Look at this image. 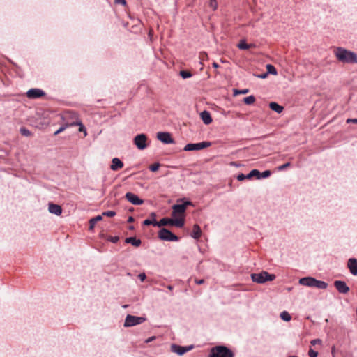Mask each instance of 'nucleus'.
<instances>
[{
  "label": "nucleus",
  "mask_w": 357,
  "mask_h": 357,
  "mask_svg": "<svg viewBox=\"0 0 357 357\" xmlns=\"http://www.w3.org/2000/svg\"><path fill=\"white\" fill-rule=\"evenodd\" d=\"M337 59L344 63H357V54L342 47H337L334 51Z\"/></svg>",
  "instance_id": "obj_1"
},
{
  "label": "nucleus",
  "mask_w": 357,
  "mask_h": 357,
  "mask_svg": "<svg viewBox=\"0 0 357 357\" xmlns=\"http://www.w3.org/2000/svg\"><path fill=\"white\" fill-rule=\"evenodd\" d=\"M188 206H193V203L185 197L180 198L177 200V203L172 206V217L176 218L178 215L182 214L185 215L187 207Z\"/></svg>",
  "instance_id": "obj_2"
},
{
  "label": "nucleus",
  "mask_w": 357,
  "mask_h": 357,
  "mask_svg": "<svg viewBox=\"0 0 357 357\" xmlns=\"http://www.w3.org/2000/svg\"><path fill=\"white\" fill-rule=\"evenodd\" d=\"M212 357H234V352L225 344L213 347L210 349Z\"/></svg>",
  "instance_id": "obj_3"
},
{
  "label": "nucleus",
  "mask_w": 357,
  "mask_h": 357,
  "mask_svg": "<svg viewBox=\"0 0 357 357\" xmlns=\"http://www.w3.org/2000/svg\"><path fill=\"white\" fill-rule=\"evenodd\" d=\"M252 282L257 284H264L268 281H273L275 279L276 275L273 273H269L266 271H262L259 273H255L250 275Z\"/></svg>",
  "instance_id": "obj_4"
},
{
  "label": "nucleus",
  "mask_w": 357,
  "mask_h": 357,
  "mask_svg": "<svg viewBox=\"0 0 357 357\" xmlns=\"http://www.w3.org/2000/svg\"><path fill=\"white\" fill-rule=\"evenodd\" d=\"M158 237L160 240L169 242H176L180 238L172 232L169 229L162 227L158 232Z\"/></svg>",
  "instance_id": "obj_5"
},
{
  "label": "nucleus",
  "mask_w": 357,
  "mask_h": 357,
  "mask_svg": "<svg viewBox=\"0 0 357 357\" xmlns=\"http://www.w3.org/2000/svg\"><path fill=\"white\" fill-rule=\"evenodd\" d=\"M146 320V317H137L132 314H128L125 318L123 326L126 328L132 327L142 324Z\"/></svg>",
  "instance_id": "obj_6"
},
{
  "label": "nucleus",
  "mask_w": 357,
  "mask_h": 357,
  "mask_svg": "<svg viewBox=\"0 0 357 357\" xmlns=\"http://www.w3.org/2000/svg\"><path fill=\"white\" fill-rule=\"evenodd\" d=\"M212 145V142L209 141H202L198 143H188L187 144L184 148L183 151H199L204 149H206Z\"/></svg>",
  "instance_id": "obj_7"
},
{
  "label": "nucleus",
  "mask_w": 357,
  "mask_h": 357,
  "mask_svg": "<svg viewBox=\"0 0 357 357\" xmlns=\"http://www.w3.org/2000/svg\"><path fill=\"white\" fill-rule=\"evenodd\" d=\"M133 144L139 150H144L149 146L147 135L144 133L137 134L133 138Z\"/></svg>",
  "instance_id": "obj_8"
},
{
  "label": "nucleus",
  "mask_w": 357,
  "mask_h": 357,
  "mask_svg": "<svg viewBox=\"0 0 357 357\" xmlns=\"http://www.w3.org/2000/svg\"><path fill=\"white\" fill-rule=\"evenodd\" d=\"M272 174V172L269 169L264 170L261 172L257 169H253L248 173V177L250 179L252 178H255L257 180H261L263 178H267L271 176Z\"/></svg>",
  "instance_id": "obj_9"
},
{
  "label": "nucleus",
  "mask_w": 357,
  "mask_h": 357,
  "mask_svg": "<svg viewBox=\"0 0 357 357\" xmlns=\"http://www.w3.org/2000/svg\"><path fill=\"white\" fill-rule=\"evenodd\" d=\"M194 348L193 344L188 345V346H181L176 344H171V351L176 354L177 355L181 356L184 355L188 351H191Z\"/></svg>",
  "instance_id": "obj_10"
},
{
  "label": "nucleus",
  "mask_w": 357,
  "mask_h": 357,
  "mask_svg": "<svg viewBox=\"0 0 357 357\" xmlns=\"http://www.w3.org/2000/svg\"><path fill=\"white\" fill-rule=\"evenodd\" d=\"M156 138L164 144H174L175 141L169 132H158L156 134Z\"/></svg>",
  "instance_id": "obj_11"
},
{
  "label": "nucleus",
  "mask_w": 357,
  "mask_h": 357,
  "mask_svg": "<svg viewBox=\"0 0 357 357\" xmlns=\"http://www.w3.org/2000/svg\"><path fill=\"white\" fill-rule=\"evenodd\" d=\"M124 197L128 202L135 206H140L144 202L143 199L131 192H126Z\"/></svg>",
  "instance_id": "obj_12"
},
{
  "label": "nucleus",
  "mask_w": 357,
  "mask_h": 357,
  "mask_svg": "<svg viewBox=\"0 0 357 357\" xmlns=\"http://www.w3.org/2000/svg\"><path fill=\"white\" fill-rule=\"evenodd\" d=\"M333 285L340 294H347L350 291L349 287L344 280H335Z\"/></svg>",
  "instance_id": "obj_13"
},
{
  "label": "nucleus",
  "mask_w": 357,
  "mask_h": 357,
  "mask_svg": "<svg viewBox=\"0 0 357 357\" xmlns=\"http://www.w3.org/2000/svg\"><path fill=\"white\" fill-rule=\"evenodd\" d=\"M45 96V92L37 88H32L26 92V96L30 99H37Z\"/></svg>",
  "instance_id": "obj_14"
},
{
  "label": "nucleus",
  "mask_w": 357,
  "mask_h": 357,
  "mask_svg": "<svg viewBox=\"0 0 357 357\" xmlns=\"http://www.w3.org/2000/svg\"><path fill=\"white\" fill-rule=\"evenodd\" d=\"M48 211L52 214L59 216L61 215L63 209L60 205L54 204L53 202H49Z\"/></svg>",
  "instance_id": "obj_15"
},
{
  "label": "nucleus",
  "mask_w": 357,
  "mask_h": 357,
  "mask_svg": "<svg viewBox=\"0 0 357 357\" xmlns=\"http://www.w3.org/2000/svg\"><path fill=\"white\" fill-rule=\"evenodd\" d=\"M347 268L351 275H357V259L354 257L349 258L347 261Z\"/></svg>",
  "instance_id": "obj_16"
},
{
  "label": "nucleus",
  "mask_w": 357,
  "mask_h": 357,
  "mask_svg": "<svg viewBox=\"0 0 357 357\" xmlns=\"http://www.w3.org/2000/svg\"><path fill=\"white\" fill-rule=\"evenodd\" d=\"M315 279V278L312 276L303 277L299 279L298 282L303 286L314 287Z\"/></svg>",
  "instance_id": "obj_17"
},
{
  "label": "nucleus",
  "mask_w": 357,
  "mask_h": 357,
  "mask_svg": "<svg viewBox=\"0 0 357 357\" xmlns=\"http://www.w3.org/2000/svg\"><path fill=\"white\" fill-rule=\"evenodd\" d=\"M157 214L155 212H151L149 214V216L148 218L145 219L142 222L143 226H149L153 225V227H156L155 222H158L156 220Z\"/></svg>",
  "instance_id": "obj_18"
},
{
  "label": "nucleus",
  "mask_w": 357,
  "mask_h": 357,
  "mask_svg": "<svg viewBox=\"0 0 357 357\" xmlns=\"http://www.w3.org/2000/svg\"><path fill=\"white\" fill-rule=\"evenodd\" d=\"M199 116L200 119L205 125H209L213 121L211 114L208 110H204L201 112Z\"/></svg>",
  "instance_id": "obj_19"
},
{
  "label": "nucleus",
  "mask_w": 357,
  "mask_h": 357,
  "mask_svg": "<svg viewBox=\"0 0 357 357\" xmlns=\"http://www.w3.org/2000/svg\"><path fill=\"white\" fill-rule=\"evenodd\" d=\"M123 162L119 158H114L112 160L110 169L112 171H118L123 167Z\"/></svg>",
  "instance_id": "obj_20"
},
{
  "label": "nucleus",
  "mask_w": 357,
  "mask_h": 357,
  "mask_svg": "<svg viewBox=\"0 0 357 357\" xmlns=\"http://www.w3.org/2000/svg\"><path fill=\"white\" fill-rule=\"evenodd\" d=\"M125 243L131 244L132 245L136 248H138L142 245L141 239L137 238L136 236H130L126 238Z\"/></svg>",
  "instance_id": "obj_21"
},
{
  "label": "nucleus",
  "mask_w": 357,
  "mask_h": 357,
  "mask_svg": "<svg viewBox=\"0 0 357 357\" xmlns=\"http://www.w3.org/2000/svg\"><path fill=\"white\" fill-rule=\"evenodd\" d=\"M185 225V215L180 218H172V226L182 228Z\"/></svg>",
  "instance_id": "obj_22"
},
{
  "label": "nucleus",
  "mask_w": 357,
  "mask_h": 357,
  "mask_svg": "<svg viewBox=\"0 0 357 357\" xmlns=\"http://www.w3.org/2000/svg\"><path fill=\"white\" fill-rule=\"evenodd\" d=\"M190 236L195 240H198L201 237L202 229L201 227L197 224H195L193 225L192 232L191 233Z\"/></svg>",
  "instance_id": "obj_23"
},
{
  "label": "nucleus",
  "mask_w": 357,
  "mask_h": 357,
  "mask_svg": "<svg viewBox=\"0 0 357 357\" xmlns=\"http://www.w3.org/2000/svg\"><path fill=\"white\" fill-rule=\"evenodd\" d=\"M255 47L254 44H248L245 39H241L237 44V47L241 50H247Z\"/></svg>",
  "instance_id": "obj_24"
},
{
  "label": "nucleus",
  "mask_w": 357,
  "mask_h": 357,
  "mask_svg": "<svg viewBox=\"0 0 357 357\" xmlns=\"http://www.w3.org/2000/svg\"><path fill=\"white\" fill-rule=\"evenodd\" d=\"M172 218H169L167 217L162 218L159 221L155 222L157 227H162L163 226H172Z\"/></svg>",
  "instance_id": "obj_25"
},
{
  "label": "nucleus",
  "mask_w": 357,
  "mask_h": 357,
  "mask_svg": "<svg viewBox=\"0 0 357 357\" xmlns=\"http://www.w3.org/2000/svg\"><path fill=\"white\" fill-rule=\"evenodd\" d=\"M269 108L271 110L275 112L278 114L282 113V111L284 110V107L280 105H279L276 102H269Z\"/></svg>",
  "instance_id": "obj_26"
},
{
  "label": "nucleus",
  "mask_w": 357,
  "mask_h": 357,
  "mask_svg": "<svg viewBox=\"0 0 357 357\" xmlns=\"http://www.w3.org/2000/svg\"><path fill=\"white\" fill-rule=\"evenodd\" d=\"M102 220V215H98L91 218L89 221V230H90V231L93 230L96 224L98 222L101 221Z\"/></svg>",
  "instance_id": "obj_27"
},
{
  "label": "nucleus",
  "mask_w": 357,
  "mask_h": 357,
  "mask_svg": "<svg viewBox=\"0 0 357 357\" xmlns=\"http://www.w3.org/2000/svg\"><path fill=\"white\" fill-rule=\"evenodd\" d=\"M266 75H278V70L277 69L275 68V67L272 65V64H267L266 66Z\"/></svg>",
  "instance_id": "obj_28"
},
{
  "label": "nucleus",
  "mask_w": 357,
  "mask_h": 357,
  "mask_svg": "<svg viewBox=\"0 0 357 357\" xmlns=\"http://www.w3.org/2000/svg\"><path fill=\"white\" fill-rule=\"evenodd\" d=\"M314 287L319 289H326L328 287V283L324 281L315 279Z\"/></svg>",
  "instance_id": "obj_29"
},
{
  "label": "nucleus",
  "mask_w": 357,
  "mask_h": 357,
  "mask_svg": "<svg viewBox=\"0 0 357 357\" xmlns=\"http://www.w3.org/2000/svg\"><path fill=\"white\" fill-rule=\"evenodd\" d=\"M280 317L282 320L287 322L291 320V316L287 311H282L280 314Z\"/></svg>",
  "instance_id": "obj_30"
},
{
  "label": "nucleus",
  "mask_w": 357,
  "mask_h": 357,
  "mask_svg": "<svg viewBox=\"0 0 357 357\" xmlns=\"http://www.w3.org/2000/svg\"><path fill=\"white\" fill-rule=\"evenodd\" d=\"M256 100L255 96L250 95L243 98V102L247 105H252Z\"/></svg>",
  "instance_id": "obj_31"
},
{
  "label": "nucleus",
  "mask_w": 357,
  "mask_h": 357,
  "mask_svg": "<svg viewBox=\"0 0 357 357\" xmlns=\"http://www.w3.org/2000/svg\"><path fill=\"white\" fill-rule=\"evenodd\" d=\"M179 75L183 79H188V78H190L191 77H192V74L188 71V70H182L179 72Z\"/></svg>",
  "instance_id": "obj_32"
},
{
  "label": "nucleus",
  "mask_w": 357,
  "mask_h": 357,
  "mask_svg": "<svg viewBox=\"0 0 357 357\" xmlns=\"http://www.w3.org/2000/svg\"><path fill=\"white\" fill-rule=\"evenodd\" d=\"M20 132L22 135L25 137H31L33 135L32 132L28 130L26 127H21L20 128Z\"/></svg>",
  "instance_id": "obj_33"
},
{
  "label": "nucleus",
  "mask_w": 357,
  "mask_h": 357,
  "mask_svg": "<svg viewBox=\"0 0 357 357\" xmlns=\"http://www.w3.org/2000/svg\"><path fill=\"white\" fill-rule=\"evenodd\" d=\"M75 125L79 126V131L84 132V136L87 135L86 128L81 121L77 122Z\"/></svg>",
  "instance_id": "obj_34"
},
{
  "label": "nucleus",
  "mask_w": 357,
  "mask_h": 357,
  "mask_svg": "<svg viewBox=\"0 0 357 357\" xmlns=\"http://www.w3.org/2000/svg\"><path fill=\"white\" fill-rule=\"evenodd\" d=\"M249 92L248 89H234V96H237L238 94H247Z\"/></svg>",
  "instance_id": "obj_35"
},
{
  "label": "nucleus",
  "mask_w": 357,
  "mask_h": 357,
  "mask_svg": "<svg viewBox=\"0 0 357 357\" xmlns=\"http://www.w3.org/2000/svg\"><path fill=\"white\" fill-rule=\"evenodd\" d=\"M160 164L159 162H155L149 167V169L152 172H155L159 169Z\"/></svg>",
  "instance_id": "obj_36"
},
{
  "label": "nucleus",
  "mask_w": 357,
  "mask_h": 357,
  "mask_svg": "<svg viewBox=\"0 0 357 357\" xmlns=\"http://www.w3.org/2000/svg\"><path fill=\"white\" fill-rule=\"evenodd\" d=\"M236 179H237L238 181H245V179L250 180L249 177H248V174H243V173H240V174H238L236 176Z\"/></svg>",
  "instance_id": "obj_37"
},
{
  "label": "nucleus",
  "mask_w": 357,
  "mask_h": 357,
  "mask_svg": "<svg viewBox=\"0 0 357 357\" xmlns=\"http://www.w3.org/2000/svg\"><path fill=\"white\" fill-rule=\"evenodd\" d=\"M68 123L62 125L61 126L59 127V128L57 130H56L54 132V135L56 136L59 134L61 133L63 131H64L68 128Z\"/></svg>",
  "instance_id": "obj_38"
},
{
  "label": "nucleus",
  "mask_w": 357,
  "mask_h": 357,
  "mask_svg": "<svg viewBox=\"0 0 357 357\" xmlns=\"http://www.w3.org/2000/svg\"><path fill=\"white\" fill-rule=\"evenodd\" d=\"M116 212L114 211H104L101 215L103 216H107V217H109V218H112V217H114L116 215Z\"/></svg>",
  "instance_id": "obj_39"
},
{
  "label": "nucleus",
  "mask_w": 357,
  "mask_h": 357,
  "mask_svg": "<svg viewBox=\"0 0 357 357\" xmlns=\"http://www.w3.org/2000/svg\"><path fill=\"white\" fill-rule=\"evenodd\" d=\"M291 165V162H287L284 163L283 165L278 167V171H284L287 167H289Z\"/></svg>",
  "instance_id": "obj_40"
},
{
  "label": "nucleus",
  "mask_w": 357,
  "mask_h": 357,
  "mask_svg": "<svg viewBox=\"0 0 357 357\" xmlns=\"http://www.w3.org/2000/svg\"><path fill=\"white\" fill-rule=\"evenodd\" d=\"M318 354H319L317 351H314L312 347H310L308 351V355L310 357H317Z\"/></svg>",
  "instance_id": "obj_41"
},
{
  "label": "nucleus",
  "mask_w": 357,
  "mask_h": 357,
  "mask_svg": "<svg viewBox=\"0 0 357 357\" xmlns=\"http://www.w3.org/2000/svg\"><path fill=\"white\" fill-rule=\"evenodd\" d=\"M107 239L112 243H116L119 241V237L118 236H108Z\"/></svg>",
  "instance_id": "obj_42"
},
{
  "label": "nucleus",
  "mask_w": 357,
  "mask_h": 357,
  "mask_svg": "<svg viewBox=\"0 0 357 357\" xmlns=\"http://www.w3.org/2000/svg\"><path fill=\"white\" fill-rule=\"evenodd\" d=\"M322 344V340L319 338H317V339H314L310 341V344L312 346H315L317 344Z\"/></svg>",
  "instance_id": "obj_43"
},
{
  "label": "nucleus",
  "mask_w": 357,
  "mask_h": 357,
  "mask_svg": "<svg viewBox=\"0 0 357 357\" xmlns=\"http://www.w3.org/2000/svg\"><path fill=\"white\" fill-rule=\"evenodd\" d=\"M254 76H255V77H257V78L264 79L267 78V77H268V75H266V72H264V73H261V74H255H255H254Z\"/></svg>",
  "instance_id": "obj_44"
},
{
  "label": "nucleus",
  "mask_w": 357,
  "mask_h": 357,
  "mask_svg": "<svg viewBox=\"0 0 357 357\" xmlns=\"http://www.w3.org/2000/svg\"><path fill=\"white\" fill-rule=\"evenodd\" d=\"M229 165L230 166H232V167H243L244 165L243 164H241L238 162H236V161H232L229 163Z\"/></svg>",
  "instance_id": "obj_45"
},
{
  "label": "nucleus",
  "mask_w": 357,
  "mask_h": 357,
  "mask_svg": "<svg viewBox=\"0 0 357 357\" xmlns=\"http://www.w3.org/2000/svg\"><path fill=\"white\" fill-rule=\"evenodd\" d=\"M138 278L142 282H144L146 279V275L145 273H141L138 275Z\"/></svg>",
  "instance_id": "obj_46"
},
{
  "label": "nucleus",
  "mask_w": 357,
  "mask_h": 357,
  "mask_svg": "<svg viewBox=\"0 0 357 357\" xmlns=\"http://www.w3.org/2000/svg\"><path fill=\"white\" fill-rule=\"evenodd\" d=\"M210 6L213 8V10L217 9V1L216 0H210Z\"/></svg>",
  "instance_id": "obj_47"
},
{
  "label": "nucleus",
  "mask_w": 357,
  "mask_h": 357,
  "mask_svg": "<svg viewBox=\"0 0 357 357\" xmlns=\"http://www.w3.org/2000/svg\"><path fill=\"white\" fill-rule=\"evenodd\" d=\"M114 3L116 4L126 6V0H114Z\"/></svg>",
  "instance_id": "obj_48"
},
{
  "label": "nucleus",
  "mask_w": 357,
  "mask_h": 357,
  "mask_svg": "<svg viewBox=\"0 0 357 357\" xmlns=\"http://www.w3.org/2000/svg\"><path fill=\"white\" fill-rule=\"evenodd\" d=\"M346 123H356L357 124V119L354 118V119H351V118H349L346 120Z\"/></svg>",
  "instance_id": "obj_49"
},
{
  "label": "nucleus",
  "mask_w": 357,
  "mask_h": 357,
  "mask_svg": "<svg viewBox=\"0 0 357 357\" xmlns=\"http://www.w3.org/2000/svg\"><path fill=\"white\" fill-rule=\"evenodd\" d=\"M195 284L200 285L204 284L205 282V280L204 279H195Z\"/></svg>",
  "instance_id": "obj_50"
},
{
  "label": "nucleus",
  "mask_w": 357,
  "mask_h": 357,
  "mask_svg": "<svg viewBox=\"0 0 357 357\" xmlns=\"http://www.w3.org/2000/svg\"><path fill=\"white\" fill-rule=\"evenodd\" d=\"M155 336H151L149 338H147L146 340H145V343H149V342H151L153 340H154L155 339Z\"/></svg>",
  "instance_id": "obj_51"
},
{
  "label": "nucleus",
  "mask_w": 357,
  "mask_h": 357,
  "mask_svg": "<svg viewBox=\"0 0 357 357\" xmlns=\"http://www.w3.org/2000/svg\"><path fill=\"white\" fill-rule=\"evenodd\" d=\"M135 221V218L132 217V216H129L128 220H127V222L128 223H132Z\"/></svg>",
  "instance_id": "obj_52"
},
{
  "label": "nucleus",
  "mask_w": 357,
  "mask_h": 357,
  "mask_svg": "<svg viewBox=\"0 0 357 357\" xmlns=\"http://www.w3.org/2000/svg\"><path fill=\"white\" fill-rule=\"evenodd\" d=\"M212 66H213V68H220V66L218 63H216V62H213V63H212Z\"/></svg>",
  "instance_id": "obj_53"
},
{
  "label": "nucleus",
  "mask_w": 357,
  "mask_h": 357,
  "mask_svg": "<svg viewBox=\"0 0 357 357\" xmlns=\"http://www.w3.org/2000/svg\"><path fill=\"white\" fill-rule=\"evenodd\" d=\"M167 288L169 290V291H172L173 289H174V287L172 285H167Z\"/></svg>",
  "instance_id": "obj_54"
},
{
  "label": "nucleus",
  "mask_w": 357,
  "mask_h": 357,
  "mask_svg": "<svg viewBox=\"0 0 357 357\" xmlns=\"http://www.w3.org/2000/svg\"><path fill=\"white\" fill-rule=\"evenodd\" d=\"M128 229H129V230H134V229H135V227H134L133 225H130V226L128 227Z\"/></svg>",
  "instance_id": "obj_55"
},
{
  "label": "nucleus",
  "mask_w": 357,
  "mask_h": 357,
  "mask_svg": "<svg viewBox=\"0 0 357 357\" xmlns=\"http://www.w3.org/2000/svg\"><path fill=\"white\" fill-rule=\"evenodd\" d=\"M335 346H333L332 348H331V353L333 354V353L335 352Z\"/></svg>",
  "instance_id": "obj_56"
},
{
  "label": "nucleus",
  "mask_w": 357,
  "mask_h": 357,
  "mask_svg": "<svg viewBox=\"0 0 357 357\" xmlns=\"http://www.w3.org/2000/svg\"><path fill=\"white\" fill-rule=\"evenodd\" d=\"M128 306H129L128 305L126 304V305H122V307L127 308V307H128Z\"/></svg>",
  "instance_id": "obj_57"
},
{
  "label": "nucleus",
  "mask_w": 357,
  "mask_h": 357,
  "mask_svg": "<svg viewBox=\"0 0 357 357\" xmlns=\"http://www.w3.org/2000/svg\"><path fill=\"white\" fill-rule=\"evenodd\" d=\"M133 211H134V208L130 207V208H129V211H130V212H132Z\"/></svg>",
  "instance_id": "obj_58"
},
{
  "label": "nucleus",
  "mask_w": 357,
  "mask_h": 357,
  "mask_svg": "<svg viewBox=\"0 0 357 357\" xmlns=\"http://www.w3.org/2000/svg\"><path fill=\"white\" fill-rule=\"evenodd\" d=\"M208 357H212L210 353H209V354H208Z\"/></svg>",
  "instance_id": "obj_59"
}]
</instances>
